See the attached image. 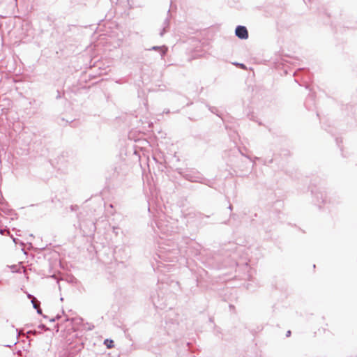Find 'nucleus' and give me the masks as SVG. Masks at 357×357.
Returning <instances> with one entry per match:
<instances>
[{
  "mask_svg": "<svg viewBox=\"0 0 357 357\" xmlns=\"http://www.w3.org/2000/svg\"><path fill=\"white\" fill-rule=\"evenodd\" d=\"M236 36L242 40L247 39L248 38V31L245 26L238 25L236 26L235 29Z\"/></svg>",
  "mask_w": 357,
  "mask_h": 357,
  "instance_id": "f257e3e1",
  "label": "nucleus"
},
{
  "mask_svg": "<svg viewBox=\"0 0 357 357\" xmlns=\"http://www.w3.org/2000/svg\"><path fill=\"white\" fill-rule=\"evenodd\" d=\"M147 50L159 51L162 57H163L167 52V47H166L165 46H153L152 47Z\"/></svg>",
  "mask_w": 357,
  "mask_h": 357,
  "instance_id": "f03ea898",
  "label": "nucleus"
},
{
  "mask_svg": "<svg viewBox=\"0 0 357 357\" xmlns=\"http://www.w3.org/2000/svg\"><path fill=\"white\" fill-rule=\"evenodd\" d=\"M314 197L317 199L318 203H326V195L323 193L322 192H316L314 194Z\"/></svg>",
  "mask_w": 357,
  "mask_h": 357,
  "instance_id": "7ed1b4c3",
  "label": "nucleus"
},
{
  "mask_svg": "<svg viewBox=\"0 0 357 357\" xmlns=\"http://www.w3.org/2000/svg\"><path fill=\"white\" fill-rule=\"evenodd\" d=\"M169 29V20L168 17H167L162 24V29L161 31L160 32V36H163L164 34L168 31Z\"/></svg>",
  "mask_w": 357,
  "mask_h": 357,
  "instance_id": "20e7f679",
  "label": "nucleus"
},
{
  "mask_svg": "<svg viewBox=\"0 0 357 357\" xmlns=\"http://www.w3.org/2000/svg\"><path fill=\"white\" fill-rule=\"evenodd\" d=\"M184 177L185 179L191 181V182H197L198 180L200 178L199 176H192L191 174H185L184 175Z\"/></svg>",
  "mask_w": 357,
  "mask_h": 357,
  "instance_id": "39448f33",
  "label": "nucleus"
},
{
  "mask_svg": "<svg viewBox=\"0 0 357 357\" xmlns=\"http://www.w3.org/2000/svg\"><path fill=\"white\" fill-rule=\"evenodd\" d=\"M104 344L106 345L107 348L114 347V341L112 340L106 339L104 341Z\"/></svg>",
  "mask_w": 357,
  "mask_h": 357,
  "instance_id": "423d86ee",
  "label": "nucleus"
},
{
  "mask_svg": "<svg viewBox=\"0 0 357 357\" xmlns=\"http://www.w3.org/2000/svg\"><path fill=\"white\" fill-rule=\"evenodd\" d=\"M31 301L34 309L39 307L40 302H38L35 297H33V299Z\"/></svg>",
  "mask_w": 357,
  "mask_h": 357,
  "instance_id": "0eeeda50",
  "label": "nucleus"
},
{
  "mask_svg": "<svg viewBox=\"0 0 357 357\" xmlns=\"http://www.w3.org/2000/svg\"><path fill=\"white\" fill-rule=\"evenodd\" d=\"M209 110L213 114H216L218 112V109L215 107H209Z\"/></svg>",
  "mask_w": 357,
  "mask_h": 357,
  "instance_id": "6e6552de",
  "label": "nucleus"
},
{
  "mask_svg": "<svg viewBox=\"0 0 357 357\" xmlns=\"http://www.w3.org/2000/svg\"><path fill=\"white\" fill-rule=\"evenodd\" d=\"M38 328H42V329H44V330H48V328H47L45 326V325H44V324H40V325L38 326Z\"/></svg>",
  "mask_w": 357,
  "mask_h": 357,
  "instance_id": "1a4fd4ad",
  "label": "nucleus"
},
{
  "mask_svg": "<svg viewBox=\"0 0 357 357\" xmlns=\"http://www.w3.org/2000/svg\"><path fill=\"white\" fill-rule=\"evenodd\" d=\"M27 334H33V335H36L37 334V331H29L27 332Z\"/></svg>",
  "mask_w": 357,
  "mask_h": 357,
  "instance_id": "9d476101",
  "label": "nucleus"
},
{
  "mask_svg": "<svg viewBox=\"0 0 357 357\" xmlns=\"http://www.w3.org/2000/svg\"><path fill=\"white\" fill-rule=\"evenodd\" d=\"M15 332H16V338L17 339L18 336L20 335V332L19 331V330L17 328L15 329Z\"/></svg>",
  "mask_w": 357,
  "mask_h": 357,
  "instance_id": "9b49d317",
  "label": "nucleus"
},
{
  "mask_svg": "<svg viewBox=\"0 0 357 357\" xmlns=\"http://www.w3.org/2000/svg\"><path fill=\"white\" fill-rule=\"evenodd\" d=\"M36 310H37L38 314H42V310L40 307H38Z\"/></svg>",
  "mask_w": 357,
  "mask_h": 357,
  "instance_id": "f8f14e48",
  "label": "nucleus"
},
{
  "mask_svg": "<svg viewBox=\"0 0 357 357\" xmlns=\"http://www.w3.org/2000/svg\"><path fill=\"white\" fill-rule=\"evenodd\" d=\"M236 65H239L242 68H245V66L243 63H236Z\"/></svg>",
  "mask_w": 357,
  "mask_h": 357,
  "instance_id": "ddd939ff",
  "label": "nucleus"
},
{
  "mask_svg": "<svg viewBox=\"0 0 357 357\" xmlns=\"http://www.w3.org/2000/svg\"><path fill=\"white\" fill-rule=\"evenodd\" d=\"M199 218L202 219L203 218H208V215H204L203 214H200L199 215Z\"/></svg>",
  "mask_w": 357,
  "mask_h": 357,
  "instance_id": "4468645a",
  "label": "nucleus"
},
{
  "mask_svg": "<svg viewBox=\"0 0 357 357\" xmlns=\"http://www.w3.org/2000/svg\"><path fill=\"white\" fill-rule=\"evenodd\" d=\"M54 319H55V321L56 320H58L61 318V316L59 314L56 315V317H53Z\"/></svg>",
  "mask_w": 357,
  "mask_h": 357,
  "instance_id": "2eb2a0df",
  "label": "nucleus"
},
{
  "mask_svg": "<svg viewBox=\"0 0 357 357\" xmlns=\"http://www.w3.org/2000/svg\"><path fill=\"white\" fill-rule=\"evenodd\" d=\"M291 331H287L286 336H287V337H289V336L291 335Z\"/></svg>",
  "mask_w": 357,
  "mask_h": 357,
  "instance_id": "dca6fc26",
  "label": "nucleus"
},
{
  "mask_svg": "<svg viewBox=\"0 0 357 357\" xmlns=\"http://www.w3.org/2000/svg\"><path fill=\"white\" fill-rule=\"evenodd\" d=\"M13 272H17V271L15 270V266H12Z\"/></svg>",
  "mask_w": 357,
  "mask_h": 357,
  "instance_id": "f3484780",
  "label": "nucleus"
},
{
  "mask_svg": "<svg viewBox=\"0 0 357 357\" xmlns=\"http://www.w3.org/2000/svg\"><path fill=\"white\" fill-rule=\"evenodd\" d=\"M57 93H58V94H57L56 98L58 99V98H60L61 96H60V92L59 91H57Z\"/></svg>",
  "mask_w": 357,
  "mask_h": 357,
  "instance_id": "a211bd4d",
  "label": "nucleus"
},
{
  "mask_svg": "<svg viewBox=\"0 0 357 357\" xmlns=\"http://www.w3.org/2000/svg\"><path fill=\"white\" fill-rule=\"evenodd\" d=\"M116 229H118V228H117V227H113V231H114V232H115L116 234H117V232H116Z\"/></svg>",
  "mask_w": 357,
  "mask_h": 357,
  "instance_id": "6ab92c4d",
  "label": "nucleus"
},
{
  "mask_svg": "<svg viewBox=\"0 0 357 357\" xmlns=\"http://www.w3.org/2000/svg\"><path fill=\"white\" fill-rule=\"evenodd\" d=\"M33 297H34L33 295L28 294V298H31V300L33 299Z\"/></svg>",
  "mask_w": 357,
  "mask_h": 357,
  "instance_id": "aec40b11",
  "label": "nucleus"
},
{
  "mask_svg": "<svg viewBox=\"0 0 357 357\" xmlns=\"http://www.w3.org/2000/svg\"><path fill=\"white\" fill-rule=\"evenodd\" d=\"M50 322H54L55 321V319L52 318V319H50Z\"/></svg>",
  "mask_w": 357,
  "mask_h": 357,
  "instance_id": "412c9836",
  "label": "nucleus"
},
{
  "mask_svg": "<svg viewBox=\"0 0 357 357\" xmlns=\"http://www.w3.org/2000/svg\"><path fill=\"white\" fill-rule=\"evenodd\" d=\"M228 208H229V210H232V206L230 204V205L229 206Z\"/></svg>",
  "mask_w": 357,
  "mask_h": 357,
  "instance_id": "4be33fe9",
  "label": "nucleus"
},
{
  "mask_svg": "<svg viewBox=\"0 0 357 357\" xmlns=\"http://www.w3.org/2000/svg\"><path fill=\"white\" fill-rule=\"evenodd\" d=\"M109 207H110V208H113V205H112V204H110V205H109Z\"/></svg>",
  "mask_w": 357,
  "mask_h": 357,
  "instance_id": "5701e85b",
  "label": "nucleus"
}]
</instances>
